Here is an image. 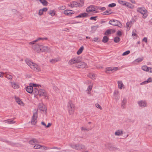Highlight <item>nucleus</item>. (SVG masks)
Segmentation results:
<instances>
[{
    "mask_svg": "<svg viewBox=\"0 0 152 152\" xmlns=\"http://www.w3.org/2000/svg\"><path fill=\"white\" fill-rule=\"evenodd\" d=\"M27 64L33 70L37 72H40L41 69L40 67L37 64L31 61L27 60L26 61Z\"/></svg>",
    "mask_w": 152,
    "mask_h": 152,
    "instance_id": "1",
    "label": "nucleus"
},
{
    "mask_svg": "<svg viewBox=\"0 0 152 152\" xmlns=\"http://www.w3.org/2000/svg\"><path fill=\"white\" fill-rule=\"evenodd\" d=\"M69 145L73 149H75L77 150H85L86 148L85 146L82 144H73L70 143L69 144Z\"/></svg>",
    "mask_w": 152,
    "mask_h": 152,
    "instance_id": "2",
    "label": "nucleus"
},
{
    "mask_svg": "<svg viewBox=\"0 0 152 152\" xmlns=\"http://www.w3.org/2000/svg\"><path fill=\"white\" fill-rule=\"evenodd\" d=\"M67 107L69 114H73L74 112L75 107L72 101H69L67 104Z\"/></svg>",
    "mask_w": 152,
    "mask_h": 152,
    "instance_id": "3",
    "label": "nucleus"
},
{
    "mask_svg": "<svg viewBox=\"0 0 152 152\" xmlns=\"http://www.w3.org/2000/svg\"><path fill=\"white\" fill-rule=\"evenodd\" d=\"M81 58L80 56L75 57L70 59L68 63L70 65H72L75 64H77L81 61Z\"/></svg>",
    "mask_w": 152,
    "mask_h": 152,
    "instance_id": "4",
    "label": "nucleus"
},
{
    "mask_svg": "<svg viewBox=\"0 0 152 152\" xmlns=\"http://www.w3.org/2000/svg\"><path fill=\"white\" fill-rule=\"evenodd\" d=\"M137 11L142 15V17L145 18L147 16V11L144 8L139 7L137 8Z\"/></svg>",
    "mask_w": 152,
    "mask_h": 152,
    "instance_id": "5",
    "label": "nucleus"
},
{
    "mask_svg": "<svg viewBox=\"0 0 152 152\" xmlns=\"http://www.w3.org/2000/svg\"><path fill=\"white\" fill-rule=\"evenodd\" d=\"M86 11L90 13V15H94L95 13H97L99 12L98 11H95L94 6L91 5L88 7L86 9Z\"/></svg>",
    "mask_w": 152,
    "mask_h": 152,
    "instance_id": "6",
    "label": "nucleus"
},
{
    "mask_svg": "<svg viewBox=\"0 0 152 152\" xmlns=\"http://www.w3.org/2000/svg\"><path fill=\"white\" fill-rule=\"evenodd\" d=\"M38 117V115L37 112L36 111L33 113V116L31 118V124L32 125H35L37 123V119Z\"/></svg>",
    "mask_w": 152,
    "mask_h": 152,
    "instance_id": "7",
    "label": "nucleus"
},
{
    "mask_svg": "<svg viewBox=\"0 0 152 152\" xmlns=\"http://www.w3.org/2000/svg\"><path fill=\"white\" fill-rule=\"evenodd\" d=\"M76 66L80 68H87V65L86 63L83 62H82L81 61L78 63L77 64H76Z\"/></svg>",
    "mask_w": 152,
    "mask_h": 152,
    "instance_id": "8",
    "label": "nucleus"
},
{
    "mask_svg": "<svg viewBox=\"0 0 152 152\" xmlns=\"http://www.w3.org/2000/svg\"><path fill=\"white\" fill-rule=\"evenodd\" d=\"M41 46L38 44H35L32 46V48L35 51L39 53L41 51Z\"/></svg>",
    "mask_w": 152,
    "mask_h": 152,
    "instance_id": "9",
    "label": "nucleus"
},
{
    "mask_svg": "<svg viewBox=\"0 0 152 152\" xmlns=\"http://www.w3.org/2000/svg\"><path fill=\"white\" fill-rule=\"evenodd\" d=\"M118 69V67H109L106 69L105 72L107 73H110V71L114 72Z\"/></svg>",
    "mask_w": 152,
    "mask_h": 152,
    "instance_id": "10",
    "label": "nucleus"
},
{
    "mask_svg": "<svg viewBox=\"0 0 152 152\" xmlns=\"http://www.w3.org/2000/svg\"><path fill=\"white\" fill-rule=\"evenodd\" d=\"M40 96L47 97V94L45 90L39 88V94H38Z\"/></svg>",
    "mask_w": 152,
    "mask_h": 152,
    "instance_id": "11",
    "label": "nucleus"
},
{
    "mask_svg": "<svg viewBox=\"0 0 152 152\" xmlns=\"http://www.w3.org/2000/svg\"><path fill=\"white\" fill-rule=\"evenodd\" d=\"M90 16V13H81L79 15L76 16V18H87L88 16Z\"/></svg>",
    "mask_w": 152,
    "mask_h": 152,
    "instance_id": "12",
    "label": "nucleus"
},
{
    "mask_svg": "<svg viewBox=\"0 0 152 152\" xmlns=\"http://www.w3.org/2000/svg\"><path fill=\"white\" fill-rule=\"evenodd\" d=\"M109 23L113 26H118L121 24L120 22L117 20H111Z\"/></svg>",
    "mask_w": 152,
    "mask_h": 152,
    "instance_id": "13",
    "label": "nucleus"
},
{
    "mask_svg": "<svg viewBox=\"0 0 152 152\" xmlns=\"http://www.w3.org/2000/svg\"><path fill=\"white\" fill-rule=\"evenodd\" d=\"M11 84L12 87L14 89H16L19 88L20 86L18 83L15 82H10Z\"/></svg>",
    "mask_w": 152,
    "mask_h": 152,
    "instance_id": "14",
    "label": "nucleus"
},
{
    "mask_svg": "<svg viewBox=\"0 0 152 152\" xmlns=\"http://www.w3.org/2000/svg\"><path fill=\"white\" fill-rule=\"evenodd\" d=\"M48 39V38L47 37L45 38H38L37 39L35 40H34L30 42L29 43V44L30 45H33L34 44L35 42H37L38 41L41 40H46Z\"/></svg>",
    "mask_w": 152,
    "mask_h": 152,
    "instance_id": "15",
    "label": "nucleus"
},
{
    "mask_svg": "<svg viewBox=\"0 0 152 152\" xmlns=\"http://www.w3.org/2000/svg\"><path fill=\"white\" fill-rule=\"evenodd\" d=\"M41 48L42 49L41 52H48L50 51V48L47 46H44L41 45Z\"/></svg>",
    "mask_w": 152,
    "mask_h": 152,
    "instance_id": "16",
    "label": "nucleus"
},
{
    "mask_svg": "<svg viewBox=\"0 0 152 152\" xmlns=\"http://www.w3.org/2000/svg\"><path fill=\"white\" fill-rule=\"evenodd\" d=\"M81 4L80 3H78L76 1L72 2L73 4V6L74 7H82L83 4V1H80Z\"/></svg>",
    "mask_w": 152,
    "mask_h": 152,
    "instance_id": "17",
    "label": "nucleus"
},
{
    "mask_svg": "<svg viewBox=\"0 0 152 152\" xmlns=\"http://www.w3.org/2000/svg\"><path fill=\"white\" fill-rule=\"evenodd\" d=\"M139 106L142 107H145L147 106V103L145 101H140L138 102Z\"/></svg>",
    "mask_w": 152,
    "mask_h": 152,
    "instance_id": "18",
    "label": "nucleus"
},
{
    "mask_svg": "<svg viewBox=\"0 0 152 152\" xmlns=\"http://www.w3.org/2000/svg\"><path fill=\"white\" fill-rule=\"evenodd\" d=\"M119 91L117 90H115L114 91L113 93V96L114 99L115 100H117L119 99V96L118 95Z\"/></svg>",
    "mask_w": 152,
    "mask_h": 152,
    "instance_id": "19",
    "label": "nucleus"
},
{
    "mask_svg": "<svg viewBox=\"0 0 152 152\" xmlns=\"http://www.w3.org/2000/svg\"><path fill=\"white\" fill-rule=\"evenodd\" d=\"M127 102V100L126 98H124L121 101V107L123 109H124L126 107V105Z\"/></svg>",
    "mask_w": 152,
    "mask_h": 152,
    "instance_id": "20",
    "label": "nucleus"
},
{
    "mask_svg": "<svg viewBox=\"0 0 152 152\" xmlns=\"http://www.w3.org/2000/svg\"><path fill=\"white\" fill-rule=\"evenodd\" d=\"M38 109L39 110L42 111H45V112L47 110V108L45 106L42 104H40L39 105Z\"/></svg>",
    "mask_w": 152,
    "mask_h": 152,
    "instance_id": "21",
    "label": "nucleus"
},
{
    "mask_svg": "<svg viewBox=\"0 0 152 152\" xmlns=\"http://www.w3.org/2000/svg\"><path fill=\"white\" fill-rule=\"evenodd\" d=\"M41 148H42V149L45 150H46L48 149H56L57 150H60V148H58L57 147L54 146L52 148H50L48 147H46V146L44 145H41Z\"/></svg>",
    "mask_w": 152,
    "mask_h": 152,
    "instance_id": "22",
    "label": "nucleus"
},
{
    "mask_svg": "<svg viewBox=\"0 0 152 152\" xmlns=\"http://www.w3.org/2000/svg\"><path fill=\"white\" fill-rule=\"evenodd\" d=\"M134 21H130L129 22H127L126 25V31H129L130 29V27L132 26V24H133V22L134 23Z\"/></svg>",
    "mask_w": 152,
    "mask_h": 152,
    "instance_id": "23",
    "label": "nucleus"
},
{
    "mask_svg": "<svg viewBox=\"0 0 152 152\" xmlns=\"http://www.w3.org/2000/svg\"><path fill=\"white\" fill-rule=\"evenodd\" d=\"M26 90L28 93L31 94L32 93L33 91V88L32 86H27L26 88Z\"/></svg>",
    "mask_w": 152,
    "mask_h": 152,
    "instance_id": "24",
    "label": "nucleus"
},
{
    "mask_svg": "<svg viewBox=\"0 0 152 152\" xmlns=\"http://www.w3.org/2000/svg\"><path fill=\"white\" fill-rule=\"evenodd\" d=\"M15 99L16 102L22 106H24V104L21 100L18 97H15Z\"/></svg>",
    "mask_w": 152,
    "mask_h": 152,
    "instance_id": "25",
    "label": "nucleus"
},
{
    "mask_svg": "<svg viewBox=\"0 0 152 152\" xmlns=\"http://www.w3.org/2000/svg\"><path fill=\"white\" fill-rule=\"evenodd\" d=\"M64 14L68 16H70L72 14H74V11L70 10H65L64 11Z\"/></svg>",
    "mask_w": 152,
    "mask_h": 152,
    "instance_id": "26",
    "label": "nucleus"
},
{
    "mask_svg": "<svg viewBox=\"0 0 152 152\" xmlns=\"http://www.w3.org/2000/svg\"><path fill=\"white\" fill-rule=\"evenodd\" d=\"M118 88L121 90L124 88V86L121 81H118L117 82Z\"/></svg>",
    "mask_w": 152,
    "mask_h": 152,
    "instance_id": "27",
    "label": "nucleus"
},
{
    "mask_svg": "<svg viewBox=\"0 0 152 152\" xmlns=\"http://www.w3.org/2000/svg\"><path fill=\"white\" fill-rule=\"evenodd\" d=\"M44 22L45 24L47 25H50L54 23V22L51 20H45Z\"/></svg>",
    "mask_w": 152,
    "mask_h": 152,
    "instance_id": "28",
    "label": "nucleus"
},
{
    "mask_svg": "<svg viewBox=\"0 0 152 152\" xmlns=\"http://www.w3.org/2000/svg\"><path fill=\"white\" fill-rule=\"evenodd\" d=\"M38 140L36 139H33L29 141V143L31 145H34L38 143Z\"/></svg>",
    "mask_w": 152,
    "mask_h": 152,
    "instance_id": "29",
    "label": "nucleus"
},
{
    "mask_svg": "<svg viewBox=\"0 0 152 152\" xmlns=\"http://www.w3.org/2000/svg\"><path fill=\"white\" fill-rule=\"evenodd\" d=\"M115 31L113 29L107 30L105 32L104 35H108L111 34V33H114L115 32Z\"/></svg>",
    "mask_w": 152,
    "mask_h": 152,
    "instance_id": "30",
    "label": "nucleus"
},
{
    "mask_svg": "<svg viewBox=\"0 0 152 152\" xmlns=\"http://www.w3.org/2000/svg\"><path fill=\"white\" fill-rule=\"evenodd\" d=\"M5 123H8L9 124H12L15 123V121H13V120L12 119H8L6 120H4V121Z\"/></svg>",
    "mask_w": 152,
    "mask_h": 152,
    "instance_id": "31",
    "label": "nucleus"
},
{
    "mask_svg": "<svg viewBox=\"0 0 152 152\" xmlns=\"http://www.w3.org/2000/svg\"><path fill=\"white\" fill-rule=\"evenodd\" d=\"M152 82V78H149L148 79L146 80L141 83H140V85H143L144 84L147 83H148L151 82Z\"/></svg>",
    "mask_w": 152,
    "mask_h": 152,
    "instance_id": "32",
    "label": "nucleus"
},
{
    "mask_svg": "<svg viewBox=\"0 0 152 152\" xmlns=\"http://www.w3.org/2000/svg\"><path fill=\"white\" fill-rule=\"evenodd\" d=\"M39 90L37 88H35L33 89V91L32 93L35 95H37L39 94Z\"/></svg>",
    "mask_w": 152,
    "mask_h": 152,
    "instance_id": "33",
    "label": "nucleus"
},
{
    "mask_svg": "<svg viewBox=\"0 0 152 152\" xmlns=\"http://www.w3.org/2000/svg\"><path fill=\"white\" fill-rule=\"evenodd\" d=\"M123 134V132L122 131L118 130L116 131L115 133V134L116 136H119Z\"/></svg>",
    "mask_w": 152,
    "mask_h": 152,
    "instance_id": "34",
    "label": "nucleus"
},
{
    "mask_svg": "<svg viewBox=\"0 0 152 152\" xmlns=\"http://www.w3.org/2000/svg\"><path fill=\"white\" fill-rule=\"evenodd\" d=\"M84 49L83 46L81 47L78 50L77 52V53L78 55H79L81 54L83 51Z\"/></svg>",
    "mask_w": 152,
    "mask_h": 152,
    "instance_id": "35",
    "label": "nucleus"
},
{
    "mask_svg": "<svg viewBox=\"0 0 152 152\" xmlns=\"http://www.w3.org/2000/svg\"><path fill=\"white\" fill-rule=\"evenodd\" d=\"M40 2L44 6H47L48 5V2L46 0H39Z\"/></svg>",
    "mask_w": 152,
    "mask_h": 152,
    "instance_id": "36",
    "label": "nucleus"
},
{
    "mask_svg": "<svg viewBox=\"0 0 152 152\" xmlns=\"http://www.w3.org/2000/svg\"><path fill=\"white\" fill-rule=\"evenodd\" d=\"M109 40V38L106 36H104L103 37L102 41L104 43H106Z\"/></svg>",
    "mask_w": 152,
    "mask_h": 152,
    "instance_id": "37",
    "label": "nucleus"
},
{
    "mask_svg": "<svg viewBox=\"0 0 152 152\" xmlns=\"http://www.w3.org/2000/svg\"><path fill=\"white\" fill-rule=\"evenodd\" d=\"M88 76L93 80H94L95 79V75L94 74L90 73L88 75Z\"/></svg>",
    "mask_w": 152,
    "mask_h": 152,
    "instance_id": "38",
    "label": "nucleus"
},
{
    "mask_svg": "<svg viewBox=\"0 0 152 152\" xmlns=\"http://www.w3.org/2000/svg\"><path fill=\"white\" fill-rule=\"evenodd\" d=\"M59 59L58 58H55L54 59H51L50 60V61L52 64H54L56 62L59 61Z\"/></svg>",
    "mask_w": 152,
    "mask_h": 152,
    "instance_id": "39",
    "label": "nucleus"
},
{
    "mask_svg": "<svg viewBox=\"0 0 152 152\" xmlns=\"http://www.w3.org/2000/svg\"><path fill=\"white\" fill-rule=\"evenodd\" d=\"M48 14L52 16H55L56 15L55 11L53 10H50L48 12Z\"/></svg>",
    "mask_w": 152,
    "mask_h": 152,
    "instance_id": "40",
    "label": "nucleus"
},
{
    "mask_svg": "<svg viewBox=\"0 0 152 152\" xmlns=\"http://www.w3.org/2000/svg\"><path fill=\"white\" fill-rule=\"evenodd\" d=\"M120 3L124 5L128 6L129 4H130L129 3L127 2L122 1H120Z\"/></svg>",
    "mask_w": 152,
    "mask_h": 152,
    "instance_id": "41",
    "label": "nucleus"
},
{
    "mask_svg": "<svg viewBox=\"0 0 152 152\" xmlns=\"http://www.w3.org/2000/svg\"><path fill=\"white\" fill-rule=\"evenodd\" d=\"M81 130L83 132L88 131L89 129L86 127H82L81 128Z\"/></svg>",
    "mask_w": 152,
    "mask_h": 152,
    "instance_id": "42",
    "label": "nucleus"
},
{
    "mask_svg": "<svg viewBox=\"0 0 152 152\" xmlns=\"http://www.w3.org/2000/svg\"><path fill=\"white\" fill-rule=\"evenodd\" d=\"M5 77L10 80H11L13 78L12 76L9 74L5 76Z\"/></svg>",
    "mask_w": 152,
    "mask_h": 152,
    "instance_id": "43",
    "label": "nucleus"
},
{
    "mask_svg": "<svg viewBox=\"0 0 152 152\" xmlns=\"http://www.w3.org/2000/svg\"><path fill=\"white\" fill-rule=\"evenodd\" d=\"M41 145L38 144H36L34 147V148L36 149H40L41 148Z\"/></svg>",
    "mask_w": 152,
    "mask_h": 152,
    "instance_id": "44",
    "label": "nucleus"
},
{
    "mask_svg": "<svg viewBox=\"0 0 152 152\" xmlns=\"http://www.w3.org/2000/svg\"><path fill=\"white\" fill-rule=\"evenodd\" d=\"M148 69L149 67H147L146 66H143L142 67V69L145 71H148Z\"/></svg>",
    "mask_w": 152,
    "mask_h": 152,
    "instance_id": "45",
    "label": "nucleus"
},
{
    "mask_svg": "<svg viewBox=\"0 0 152 152\" xmlns=\"http://www.w3.org/2000/svg\"><path fill=\"white\" fill-rule=\"evenodd\" d=\"M120 41V38L117 37H116L114 38V41L116 43H118Z\"/></svg>",
    "mask_w": 152,
    "mask_h": 152,
    "instance_id": "46",
    "label": "nucleus"
},
{
    "mask_svg": "<svg viewBox=\"0 0 152 152\" xmlns=\"http://www.w3.org/2000/svg\"><path fill=\"white\" fill-rule=\"evenodd\" d=\"M92 86H91V85H89L88 86V87L87 88V91H88V94H90V91L92 89Z\"/></svg>",
    "mask_w": 152,
    "mask_h": 152,
    "instance_id": "47",
    "label": "nucleus"
},
{
    "mask_svg": "<svg viewBox=\"0 0 152 152\" xmlns=\"http://www.w3.org/2000/svg\"><path fill=\"white\" fill-rule=\"evenodd\" d=\"M111 14V11L110 10L108 11L106 10L104 12L102 13L103 15H108Z\"/></svg>",
    "mask_w": 152,
    "mask_h": 152,
    "instance_id": "48",
    "label": "nucleus"
},
{
    "mask_svg": "<svg viewBox=\"0 0 152 152\" xmlns=\"http://www.w3.org/2000/svg\"><path fill=\"white\" fill-rule=\"evenodd\" d=\"M137 32V31L136 30L134 29L132 32V37L136 36V37L137 36V34L136 33Z\"/></svg>",
    "mask_w": 152,
    "mask_h": 152,
    "instance_id": "49",
    "label": "nucleus"
},
{
    "mask_svg": "<svg viewBox=\"0 0 152 152\" xmlns=\"http://www.w3.org/2000/svg\"><path fill=\"white\" fill-rule=\"evenodd\" d=\"M92 41L93 42H99V39L98 37H94L92 40Z\"/></svg>",
    "mask_w": 152,
    "mask_h": 152,
    "instance_id": "50",
    "label": "nucleus"
},
{
    "mask_svg": "<svg viewBox=\"0 0 152 152\" xmlns=\"http://www.w3.org/2000/svg\"><path fill=\"white\" fill-rule=\"evenodd\" d=\"M95 106L98 108L100 109V110L102 109V107L99 104L96 103L95 104Z\"/></svg>",
    "mask_w": 152,
    "mask_h": 152,
    "instance_id": "51",
    "label": "nucleus"
},
{
    "mask_svg": "<svg viewBox=\"0 0 152 152\" xmlns=\"http://www.w3.org/2000/svg\"><path fill=\"white\" fill-rule=\"evenodd\" d=\"M116 4L115 3H112L109 4L108 7H115Z\"/></svg>",
    "mask_w": 152,
    "mask_h": 152,
    "instance_id": "52",
    "label": "nucleus"
},
{
    "mask_svg": "<svg viewBox=\"0 0 152 152\" xmlns=\"http://www.w3.org/2000/svg\"><path fill=\"white\" fill-rule=\"evenodd\" d=\"M130 53V51L129 50H127L124 52L122 55L123 56H125V55H127L128 54H129Z\"/></svg>",
    "mask_w": 152,
    "mask_h": 152,
    "instance_id": "53",
    "label": "nucleus"
},
{
    "mask_svg": "<svg viewBox=\"0 0 152 152\" xmlns=\"http://www.w3.org/2000/svg\"><path fill=\"white\" fill-rule=\"evenodd\" d=\"M66 8L65 6H62L59 7V9L60 10H64Z\"/></svg>",
    "mask_w": 152,
    "mask_h": 152,
    "instance_id": "54",
    "label": "nucleus"
},
{
    "mask_svg": "<svg viewBox=\"0 0 152 152\" xmlns=\"http://www.w3.org/2000/svg\"><path fill=\"white\" fill-rule=\"evenodd\" d=\"M117 34L118 36H121L122 35V33L121 31H118L117 32Z\"/></svg>",
    "mask_w": 152,
    "mask_h": 152,
    "instance_id": "55",
    "label": "nucleus"
},
{
    "mask_svg": "<svg viewBox=\"0 0 152 152\" xmlns=\"http://www.w3.org/2000/svg\"><path fill=\"white\" fill-rule=\"evenodd\" d=\"M32 86L34 87H38L39 88V87H41L40 85H38L36 84H32Z\"/></svg>",
    "mask_w": 152,
    "mask_h": 152,
    "instance_id": "56",
    "label": "nucleus"
},
{
    "mask_svg": "<svg viewBox=\"0 0 152 152\" xmlns=\"http://www.w3.org/2000/svg\"><path fill=\"white\" fill-rule=\"evenodd\" d=\"M142 60H143V58H137L136 60V61H137V62H141Z\"/></svg>",
    "mask_w": 152,
    "mask_h": 152,
    "instance_id": "57",
    "label": "nucleus"
},
{
    "mask_svg": "<svg viewBox=\"0 0 152 152\" xmlns=\"http://www.w3.org/2000/svg\"><path fill=\"white\" fill-rule=\"evenodd\" d=\"M94 8H95V10L97 11V10H100V7L94 6Z\"/></svg>",
    "mask_w": 152,
    "mask_h": 152,
    "instance_id": "58",
    "label": "nucleus"
},
{
    "mask_svg": "<svg viewBox=\"0 0 152 152\" xmlns=\"http://www.w3.org/2000/svg\"><path fill=\"white\" fill-rule=\"evenodd\" d=\"M43 12L42 11V10H40L39 12V15H41L43 14Z\"/></svg>",
    "mask_w": 152,
    "mask_h": 152,
    "instance_id": "59",
    "label": "nucleus"
},
{
    "mask_svg": "<svg viewBox=\"0 0 152 152\" xmlns=\"http://www.w3.org/2000/svg\"><path fill=\"white\" fill-rule=\"evenodd\" d=\"M40 10H42V11L43 12H46V11H47V10H48V9L47 8L45 7V8H44L43 9H40Z\"/></svg>",
    "mask_w": 152,
    "mask_h": 152,
    "instance_id": "60",
    "label": "nucleus"
},
{
    "mask_svg": "<svg viewBox=\"0 0 152 152\" xmlns=\"http://www.w3.org/2000/svg\"><path fill=\"white\" fill-rule=\"evenodd\" d=\"M142 41H144L146 43H147V38L146 37H144V38L143 39Z\"/></svg>",
    "mask_w": 152,
    "mask_h": 152,
    "instance_id": "61",
    "label": "nucleus"
},
{
    "mask_svg": "<svg viewBox=\"0 0 152 152\" xmlns=\"http://www.w3.org/2000/svg\"><path fill=\"white\" fill-rule=\"evenodd\" d=\"M4 74V72H0V77H3Z\"/></svg>",
    "mask_w": 152,
    "mask_h": 152,
    "instance_id": "62",
    "label": "nucleus"
},
{
    "mask_svg": "<svg viewBox=\"0 0 152 152\" xmlns=\"http://www.w3.org/2000/svg\"><path fill=\"white\" fill-rule=\"evenodd\" d=\"M148 72H152V68L149 67V69H148Z\"/></svg>",
    "mask_w": 152,
    "mask_h": 152,
    "instance_id": "63",
    "label": "nucleus"
},
{
    "mask_svg": "<svg viewBox=\"0 0 152 152\" xmlns=\"http://www.w3.org/2000/svg\"><path fill=\"white\" fill-rule=\"evenodd\" d=\"M41 124L42 125L44 126H45V127H46V125L44 122H43V121L41 122Z\"/></svg>",
    "mask_w": 152,
    "mask_h": 152,
    "instance_id": "64",
    "label": "nucleus"
}]
</instances>
